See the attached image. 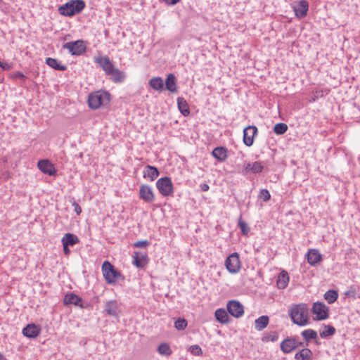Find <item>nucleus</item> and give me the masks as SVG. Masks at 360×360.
Listing matches in <instances>:
<instances>
[{
	"label": "nucleus",
	"mask_w": 360,
	"mask_h": 360,
	"mask_svg": "<svg viewBox=\"0 0 360 360\" xmlns=\"http://www.w3.org/2000/svg\"><path fill=\"white\" fill-rule=\"evenodd\" d=\"M312 354L311 351L308 348H304L296 353L295 356V360L309 359Z\"/></svg>",
	"instance_id": "33"
},
{
	"label": "nucleus",
	"mask_w": 360,
	"mask_h": 360,
	"mask_svg": "<svg viewBox=\"0 0 360 360\" xmlns=\"http://www.w3.org/2000/svg\"><path fill=\"white\" fill-rule=\"evenodd\" d=\"M62 244H65L68 246H73L79 243L78 237L72 233H65L62 238Z\"/></svg>",
	"instance_id": "31"
},
{
	"label": "nucleus",
	"mask_w": 360,
	"mask_h": 360,
	"mask_svg": "<svg viewBox=\"0 0 360 360\" xmlns=\"http://www.w3.org/2000/svg\"><path fill=\"white\" fill-rule=\"evenodd\" d=\"M335 332L334 327L331 326H326L324 330L320 333L321 338H326L327 336L333 335Z\"/></svg>",
	"instance_id": "39"
},
{
	"label": "nucleus",
	"mask_w": 360,
	"mask_h": 360,
	"mask_svg": "<svg viewBox=\"0 0 360 360\" xmlns=\"http://www.w3.org/2000/svg\"><path fill=\"white\" fill-rule=\"evenodd\" d=\"M289 283V276L286 271H282L277 278L276 284L279 289H284Z\"/></svg>",
	"instance_id": "26"
},
{
	"label": "nucleus",
	"mask_w": 360,
	"mask_h": 360,
	"mask_svg": "<svg viewBox=\"0 0 360 360\" xmlns=\"http://www.w3.org/2000/svg\"><path fill=\"white\" fill-rule=\"evenodd\" d=\"M39 169L45 174L54 176L56 174V169L53 164L49 160H40L37 163Z\"/></svg>",
	"instance_id": "13"
},
{
	"label": "nucleus",
	"mask_w": 360,
	"mask_h": 360,
	"mask_svg": "<svg viewBox=\"0 0 360 360\" xmlns=\"http://www.w3.org/2000/svg\"><path fill=\"white\" fill-rule=\"evenodd\" d=\"M95 62L103 68L106 75L115 67L112 61L107 56L98 57L95 58Z\"/></svg>",
	"instance_id": "20"
},
{
	"label": "nucleus",
	"mask_w": 360,
	"mask_h": 360,
	"mask_svg": "<svg viewBox=\"0 0 360 360\" xmlns=\"http://www.w3.org/2000/svg\"><path fill=\"white\" fill-rule=\"evenodd\" d=\"M150 243L148 240H138L134 243V247L137 248H143L149 245Z\"/></svg>",
	"instance_id": "43"
},
{
	"label": "nucleus",
	"mask_w": 360,
	"mask_h": 360,
	"mask_svg": "<svg viewBox=\"0 0 360 360\" xmlns=\"http://www.w3.org/2000/svg\"><path fill=\"white\" fill-rule=\"evenodd\" d=\"M156 187L163 196H170L174 193L173 184L167 176L159 179L156 181Z\"/></svg>",
	"instance_id": "6"
},
{
	"label": "nucleus",
	"mask_w": 360,
	"mask_h": 360,
	"mask_svg": "<svg viewBox=\"0 0 360 360\" xmlns=\"http://www.w3.org/2000/svg\"><path fill=\"white\" fill-rule=\"evenodd\" d=\"M104 311L110 316L119 317L121 314V309L117 300H112L105 303Z\"/></svg>",
	"instance_id": "10"
},
{
	"label": "nucleus",
	"mask_w": 360,
	"mask_h": 360,
	"mask_svg": "<svg viewBox=\"0 0 360 360\" xmlns=\"http://www.w3.org/2000/svg\"><path fill=\"white\" fill-rule=\"evenodd\" d=\"M259 198H262L264 202L270 200L271 194L266 189H262L259 192Z\"/></svg>",
	"instance_id": "42"
},
{
	"label": "nucleus",
	"mask_w": 360,
	"mask_h": 360,
	"mask_svg": "<svg viewBox=\"0 0 360 360\" xmlns=\"http://www.w3.org/2000/svg\"><path fill=\"white\" fill-rule=\"evenodd\" d=\"M162 1H165L167 4L174 5V4H177L180 0H162Z\"/></svg>",
	"instance_id": "48"
},
{
	"label": "nucleus",
	"mask_w": 360,
	"mask_h": 360,
	"mask_svg": "<svg viewBox=\"0 0 360 360\" xmlns=\"http://www.w3.org/2000/svg\"><path fill=\"white\" fill-rule=\"evenodd\" d=\"M264 165L261 162L255 161L254 162H248L244 165L243 171L245 174L253 173L258 174L262 172Z\"/></svg>",
	"instance_id": "16"
},
{
	"label": "nucleus",
	"mask_w": 360,
	"mask_h": 360,
	"mask_svg": "<svg viewBox=\"0 0 360 360\" xmlns=\"http://www.w3.org/2000/svg\"><path fill=\"white\" fill-rule=\"evenodd\" d=\"M324 298L328 304H333L338 300V293L335 290H329L325 292Z\"/></svg>",
	"instance_id": "34"
},
{
	"label": "nucleus",
	"mask_w": 360,
	"mask_h": 360,
	"mask_svg": "<svg viewBox=\"0 0 360 360\" xmlns=\"http://www.w3.org/2000/svg\"><path fill=\"white\" fill-rule=\"evenodd\" d=\"M307 262L311 266H316L322 260V255L316 249H311L307 254Z\"/></svg>",
	"instance_id": "19"
},
{
	"label": "nucleus",
	"mask_w": 360,
	"mask_h": 360,
	"mask_svg": "<svg viewBox=\"0 0 360 360\" xmlns=\"http://www.w3.org/2000/svg\"><path fill=\"white\" fill-rule=\"evenodd\" d=\"M278 339V334L277 332L273 331L269 333L265 334L262 338L264 342H276Z\"/></svg>",
	"instance_id": "38"
},
{
	"label": "nucleus",
	"mask_w": 360,
	"mask_h": 360,
	"mask_svg": "<svg viewBox=\"0 0 360 360\" xmlns=\"http://www.w3.org/2000/svg\"><path fill=\"white\" fill-rule=\"evenodd\" d=\"M226 307L229 313L236 318L240 317L244 313L243 306L238 301L231 300Z\"/></svg>",
	"instance_id": "11"
},
{
	"label": "nucleus",
	"mask_w": 360,
	"mask_h": 360,
	"mask_svg": "<svg viewBox=\"0 0 360 360\" xmlns=\"http://www.w3.org/2000/svg\"><path fill=\"white\" fill-rule=\"evenodd\" d=\"M238 226L240 229V231L243 235L245 236L249 233L250 229H249L247 223L245 221H243L241 218L239 219Z\"/></svg>",
	"instance_id": "41"
},
{
	"label": "nucleus",
	"mask_w": 360,
	"mask_h": 360,
	"mask_svg": "<svg viewBox=\"0 0 360 360\" xmlns=\"http://www.w3.org/2000/svg\"><path fill=\"white\" fill-rule=\"evenodd\" d=\"M160 173L158 169L153 166L146 165L143 172V177L148 178L151 181H154Z\"/></svg>",
	"instance_id": "24"
},
{
	"label": "nucleus",
	"mask_w": 360,
	"mask_h": 360,
	"mask_svg": "<svg viewBox=\"0 0 360 360\" xmlns=\"http://www.w3.org/2000/svg\"><path fill=\"white\" fill-rule=\"evenodd\" d=\"M133 258V264L136 267L142 269L146 266L148 263V256L146 254L135 252Z\"/></svg>",
	"instance_id": "17"
},
{
	"label": "nucleus",
	"mask_w": 360,
	"mask_h": 360,
	"mask_svg": "<svg viewBox=\"0 0 360 360\" xmlns=\"http://www.w3.org/2000/svg\"><path fill=\"white\" fill-rule=\"evenodd\" d=\"M200 188L202 191H207L210 189L209 185L206 183L201 184Z\"/></svg>",
	"instance_id": "47"
},
{
	"label": "nucleus",
	"mask_w": 360,
	"mask_h": 360,
	"mask_svg": "<svg viewBox=\"0 0 360 360\" xmlns=\"http://www.w3.org/2000/svg\"><path fill=\"white\" fill-rule=\"evenodd\" d=\"M292 8L295 16L297 18L301 19L307 15L309 10V4L306 0H300L298 2H296L293 5Z\"/></svg>",
	"instance_id": "12"
},
{
	"label": "nucleus",
	"mask_w": 360,
	"mask_h": 360,
	"mask_svg": "<svg viewBox=\"0 0 360 360\" xmlns=\"http://www.w3.org/2000/svg\"><path fill=\"white\" fill-rule=\"evenodd\" d=\"M311 311L316 315V320H326L328 318V307L323 302L314 303Z\"/></svg>",
	"instance_id": "8"
},
{
	"label": "nucleus",
	"mask_w": 360,
	"mask_h": 360,
	"mask_svg": "<svg viewBox=\"0 0 360 360\" xmlns=\"http://www.w3.org/2000/svg\"><path fill=\"white\" fill-rule=\"evenodd\" d=\"M15 77L16 78H19L22 81H25L27 79V77L22 72H18L15 74Z\"/></svg>",
	"instance_id": "46"
},
{
	"label": "nucleus",
	"mask_w": 360,
	"mask_h": 360,
	"mask_svg": "<svg viewBox=\"0 0 360 360\" xmlns=\"http://www.w3.org/2000/svg\"><path fill=\"white\" fill-rule=\"evenodd\" d=\"M46 63L47 65H49L51 68H53L54 70H56L65 71L67 69V66L66 65H62L56 58H47L46 59Z\"/></svg>",
	"instance_id": "29"
},
{
	"label": "nucleus",
	"mask_w": 360,
	"mask_h": 360,
	"mask_svg": "<svg viewBox=\"0 0 360 360\" xmlns=\"http://www.w3.org/2000/svg\"><path fill=\"white\" fill-rule=\"evenodd\" d=\"M212 154L219 162H224L227 158V150L224 147L215 148L212 150Z\"/></svg>",
	"instance_id": "25"
},
{
	"label": "nucleus",
	"mask_w": 360,
	"mask_h": 360,
	"mask_svg": "<svg viewBox=\"0 0 360 360\" xmlns=\"http://www.w3.org/2000/svg\"><path fill=\"white\" fill-rule=\"evenodd\" d=\"M0 360H6L5 356L0 352Z\"/></svg>",
	"instance_id": "52"
},
{
	"label": "nucleus",
	"mask_w": 360,
	"mask_h": 360,
	"mask_svg": "<svg viewBox=\"0 0 360 360\" xmlns=\"http://www.w3.org/2000/svg\"><path fill=\"white\" fill-rule=\"evenodd\" d=\"M150 86L155 91H162L164 89L165 84L162 77H153L149 81Z\"/></svg>",
	"instance_id": "28"
},
{
	"label": "nucleus",
	"mask_w": 360,
	"mask_h": 360,
	"mask_svg": "<svg viewBox=\"0 0 360 360\" xmlns=\"http://www.w3.org/2000/svg\"><path fill=\"white\" fill-rule=\"evenodd\" d=\"M187 326V321L184 319H178L174 323V327L179 330H184Z\"/></svg>",
	"instance_id": "40"
},
{
	"label": "nucleus",
	"mask_w": 360,
	"mask_h": 360,
	"mask_svg": "<svg viewBox=\"0 0 360 360\" xmlns=\"http://www.w3.org/2000/svg\"><path fill=\"white\" fill-rule=\"evenodd\" d=\"M302 335L307 340L316 339L317 337V333L312 329H307L302 332Z\"/></svg>",
	"instance_id": "35"
},
{
	"label": "nucleus",
	"mask_w": 360,
	"mask_h": 360,
	"mask_svg": "<svg viewBox=\"0 0 360 360\" xmlns=\"http://www.w3.org/2000/svg\"><path fill=\"white\" fill-rule=\"evenodd\" d=\"M269 316H261L258 319H257L255 321V328L257 330H262L265 328L269 323Z\"/></svg>",
	"instance_id": "32"
},
{
	"label": "nucleus",
	"mask_w": 360,
	"mask_h": 360,
	"mask_svg": "<svg viewBox=\"0 0 360 360\" xmlns=\"http://www.w3.org/2000/svg\"><path fill=\"white\" fill-rule=\"evenodd\" d=\"M0 67L4 70H8L11 66L7 63H4L0 61Z\"/></svg>",
	"instance_id": "49"
},
{
	"label": "nucleus",
	"mask_w": 360,
	"mask_h": 360,
	"mask_svg": "<svg viewBox=\"0 0 360 360\" xmlns=\"http://www.w3.org/2000/svg\"><path fill=\"white\" fill-rule=\"evenodd\" d=\"M177 106L184 116H188L190 114V110L187 101L182 97L177 98Z\"/></svg>",
	"instance_id": "30"
},
{
	"label": "nucleus",
	"mask_w": 360,
	"mask_h": 360,
	"mask_svg": "<svg viewBox=\"0 0 360 360\" xmlns=\"http://www.w3.org/2000/svg\"><path fill=\"white\" fill-rule=\"evenodd\" d=\"M289 315L292 322L298 326H304L309 323L308 308L305 304L292 306L290 310Z\"/></svg>",
	"instance_id": "1"
},
{
	"label": "nucleus",
	"mask_w": 360,
	"mask_h": 360,
	"mask_svg": "<svg viewBox=\"0 0 360 360\" xmlns=\"http://www.w3.org/2000/svg\"><path fill=\"white\" fill-rule=\"evenodd\" d=\"M63 251H64L65 255H69L70 252V250L68 248V245H67L65 244H63Z\"/></svg>",
	"instance_id": "50"
},
{
	"label": "nucleus",
	"mask_w": 360,
	"mask_h": 360,
	"mask_svg": "<svg viewBox=\"0 0 360 360\" xmlns=\"http://www.w3.org/2000/svg\"><path fill=\"white\" fill-rule=\"evenodd\" d=\"M85 7L83 0H71L59 7L58 11L64 16H72L79 13Z\"/></svg>",
	"instance_id": "2"
},
{
	"label": "nucleus",
	"mask_w": 360,
	"mask_h": 360,
	"mask_svg": "<svg viewBox=\"0 0 360 360\" xmlns=\"http://www.w3.org/2000/svg\"><path fill=\"white\" fill-rule=\"evenodd\" d=\"M214 315L217 321L221 323L226 324L229 322V314L227 311L223 308L217 309L215 311Z\"/></svg>",
	"instance_id": "27"
},
{
	"label": "nucleus",
	"mask_w": 360,
	"mask_h": 360,
	"mask_svg": "<svg viewBox=\"0 0 360 360\" xmlns=\"http://www.w3.org/2000/svg\"><path fill=\"white\" fill-rule=\"evenodd\" d=\"M190 352L193 354L198 355V356L202 355V354L201 348L197 345H192L190 347Z\"/></svg>",
	"instance_id": "44"
},
{
	"label": "nucleus",
	"mask_w": 360,
	"mask_h": 360,
	"mask_svg": "<svg viewBox=\"0 0 360 360\" xmlns=\"http://www.w3.org/2000/svg\"><path fill=\"white\" fill-rule=\"evenodd\" d=\"M300 345L301 342L299 343L295 339L287 338L281 343V349L283 353L288 354L295 349Z\"/></svg>",
	"instance_id": "15"
},
{
	"label": "nucleus",
	"mask_w": 360,
	"mask_h": 360,
	"mask_svg": "<svg viewBox=\"0 0 360 360\" xmlns=\"http://www.w3.org/2000/svg\"><path fill=\"white\" fill-rule=\"evenodd\" d=\"M288 130V125L285 123H278L274 127V131L277 135H282Z\"/></svg>",
	"instance_id": "36"
},
{
	"label": "nucleus",
	"mask_w": 360,
	"mask_h": 360,
	"mask_svg": "<svg viewBox=\"0 0 360 360\" xmlns=\"http://www.w3.org/2000/svg\"><path fill=\"white\" fill-rule=\"evenodd\" d=\"M72 206L74 207V211L77 214H79L81 212H82V208L79 205V204L77 202H76L75 201H74L72 202Z\"/></svg>",
	"instance_id": "45"
},
{
	"label": "nucleus",
	"mask_w": 360,
	"mask_h": 360,
	"mask_svg": "<svg viewBox=\"0 0 360 360\" xmlns=\"http://www.w3.org/2000/svg\"><path fill=\"white\" fill-rule=\"evenodd\" d=\"M102 271L106 282L110 284L115 283L121 277L120 272L108 261L103 263Z\"/></svg>",
	"instance_id": "4"
},
{
	"label": "nucleus",
	"mask_w": 360,
	"mask_h": 360,
	"mask_svg": "<svg viewBox=\"0 0 360 360\" xmlns=\"http://www.w3.org/2000/svg\"><path fill=\"white\" fill-rule=\"evenodd\" d=\"M257 133L255 126H248L243 130V143L247 146H251L254 142V137Z\"/></svg>",
	"instance_id": "14"
},
{
	"label": "nucleus",
	"mask_w": 360,
	"mask_h": 360,
	"mask_svg": "<svg viewBox=\"0 0 360 360\" xmlns=\"http://www.w3.org/2000/svg\"><path fill=\"white\" fill-rule=\"evenodd\" d=\"M40 328L34 323L27 324L22 329V334L29 338H36L40 333Z\"/></svg>",
	"instance_id": "18"
},
{
	"label": "nucleus",
	"mask_w": 360,
	"mask_h": 360,
	"mask_svg": "<svg viewBox=\"0 0 360 360\" xmlns=\"http://www.w3.org/2000/svg\"><path fill=\"white\" fill-rule=\"evenodd\" d=\"M63 303L65 305L68 304H74L75 306H79L80 307H83L82 303V299L76 295L75 294L70 292L65 295Z\"/></svg>",
	"instance_id": "21"
},
{
	"label": "nucleus",
	"mask_w": 360,
	"mask_h": 360,
	"mask_svg": "<svg viewBox=\"0 0 360 360\" xmlns=\"http://www.w3.org/2000/svg\"><path fill=\"white\" fill-rule=\"evenodd\" d=\"M345 296H350L351 295V291L350 290H347L345 292Z\"/></svg>",
	"instance_id": "51"
},
{
	"label": "nucleus",
	"mask_w": 360,
	"mask_h": 360,
	"mask_svg": "<svg viewBox=\"0 0 360 360\" xmlns=\"http://www.w3.org/2000/svg\"><path fill=\"white\" fill-rule=\"evenodd\" d=\"M225 266L229 273L237 274L241 266L238 253L233 252L231 254L225 261Z\"/></svg>",
	"instance_id": "7"
},
{
	"label": "nucleus",
	"mask_w": 360,
	"mask_h": 360,
	"mask_svg": "<svg viewBox=\"0 0 360 360\" xmlns=\"http://www.w3.org/2000/svg\"><path fill=\"white\" fill-rule=\"evenodd\" d=\"M165 88L172 93L177 91L176 80L174 74L170 73L167 75L165 80Z\"/></svg>",
	"instance_id": "23"
},
{
	"label": "nucleus",
	"mask_w": 360,
	"mask_h": 360,
	"mask_svg": "<svg viewBox=\"0 0 360 360\" xmlns=\"http://www.w3.org/2000/svg\"><path fill=\"white\" fill-rule=\"evenodd\" d=\"M139 198L147 203H152L155 200V195L151 186L143 184L139 188Z\"/></svg>",
	"instance_id": "9"
},
{
	"label": "nucleus",
	"mask_w": 360,
	"mask_h": 360,
	"mask_svg": "<svg viewBox=\"0 0 360 360\" xmlns=\"http://www.w3.org/2000/svg\"><path fill=\"white\" fill-rule=\"evenodd\" d=\"M63 48L68 50L73 56H81L85 53L86 50V46L83 40H77L65 43L63 45Z\"/></svg>",
	"instance_id": "5"
},
{
	"label": "nucleus",
	"mask_w": 360,
	"mask_h": 360,
	"mask_svg": "<svg viewBox=\"0 0 360 360\" xmlns=\"http://www.w3.org/2000/svg\"><path fill=\"white\" fill-rule=\"evenodd\" d=\"M114 82H122L126 77L125 73L118 68H113L108 74Z\"/></svg>",
	"instance_id": "22"
},
{
	"label": "nucleus",
	"mask_w": 360,
	"mask_h": 360,
	"mask_svg": "<svg viewBox=\"0 0 360 360\" xmlns=\"http://www.w3.org/2000/svg\"><path fill=\"white\" fill-rule=\"evenodd\" d=\"M110 101V94L105 91H97L89 94L88 104L91 109H98L102 105L108 104Z\"/></svg>",
	"instance_id": "3"
},
{
	"label": "nucleus",
	"mask_w": 360,
	"mask_h": 360,
	"mask_svg": "<svg viewBox=\"0 0 360 360\" xmlns=\"http://www.w3.org/2000/svg\"><path fill=\"white\" fill-rule=\"evenodd\" d=\"M158 351L161 355L169 356L172 354V350L169 345L162 343L158 347Z\"/></svg>",
	"instance_id": "37"
}]
</instances>
